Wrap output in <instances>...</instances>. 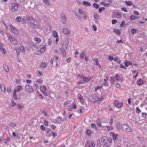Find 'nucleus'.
Segmentation results:
<instances>
[{
  "instance_id": "obj_1",
  "label": "nucleus",
  "mask_w": 147,
  "mask_h": 147,
  "mask_svg": "<svg viewBox=\"0 0 147 147\" xmlns=\"http://www.w3.org/2000/svg\"><path fill=\"white\" fill-rule=\"evenodd\" d=\"M89 98L92 102L95 104L96 102L98 103L100 102L103 99V98H99L97 95L95 94L90 96H89Z\"/></svg>"
},
{
  "instance_id": "obj_2",
  "label": "nucleus",
  "mask_w": 147,
  "mask_h": 147,
  "mask_svg": "<svg viewBox=\"0 0 147 147\" xmlns=\"http://www.w3.org/2000/svg\"><path fill=\"white\" fill-rule=\"evenodd\" d=\"M102 122L103 124H106L107 123L105 119H102L101 120H100L99 119H97L96 121V123L97 125L100 128L102 127H107L108 128H109V130H110V128L108 126H105L102 125Z\"/></svg>"
},
{
  "instance_id": "obj_3",
  "label": "nucleus",
  "mask_w": 147,
  "mask_h": 147,
  "mask_svg": "<svg viewBox=\"0 0 147 147\" xmlns=\"http://www.w3.org/2000/svg\"><path fill=\"white\" fill-rule=\"evenodd\" d=\"M6 36L10 40V42L14 45H16L18 43L17 40L9 33H7L6 34Z\"/></svg>"
},
{
  "instance_id": "obj_4",
  "label": "nucleus",
  "mask_w": 147,
  "mask_h": 147,
  "mask_svg": "<svg viewBox=\"0 0 147 147\" xmlns=\"http://www.w3.org/2000/svg\"><path fill=\"white\" fill-rule=\"evenodd\" d=\"M121 128L123 131L128 132L132 133L133 131L132 129L129 125L125 124L122 125Z\"/></svg>"
},
{
  "instance_id": "obj_5",
  "label": "nucleus",
  "mask_w": 147,
  "mask_h": 147,
  "mask_svg": "<svg viewBox=\"0 0 147 147\" xmlns=\"http://www.w3.org/2000/svg\"><path fill=\"white\" fill-rule=\"evenodd\" d=\"M119 77L116 74L115 76H113L111 77L110 78V79L111 81V84H115V82H117L119 80Z\"/></svg>"
},
{
  "instance_id": "obj_6",
  "label": "nucleus",
  "mask_w": 147,
  "mask_h": 147,
  "mask_svg": "<svg viewBox=\"0 0 147 147\" xmlns=\"http://www.w3.org/2000/svg\"><path fill=\"white\" fill-rule=\"evenodd\" d=\"M46 46L45 45L42 46L40 50H38L35 52L34 53L36 55H40L44 53L46 50Z\"/></svg>"
},
{
  "instance_id": "obj_7",
  "label": "nucleus",
  "mask_w": 147,
  "mask_h": 147,
  "mask_svg": "<svg viewBox=\"0 0 147 147\" xmlns=\"http://www.w3.org/2000/svg\"><path fill=\"white\" fill-rule=\"evenodd\" d=\"M9 28L10 30L15 35H17L18 32L17 29L15 28L11 24H9Z\"/></svg>"
},
{
  "instance_id": "obj_8",
  "label": "nucleus",
  "mask_w": 147,
  "mask_h": 147,
  "mask_svg": "<svg viewBox=\"0 0 147 147\" xmlns=\"http://www.w3.org/2000/svg\"><path fill=\"white\" fill-rule=\"evenodd\" d=\"M25 88V90L28 93L33 92L34 90L30 84L26 85Z\"/></svg>"
},
{
  "instance_id": "obj_9",
  "label": "nucleus",
  "mask_w": 147,
  "mask_h": 147,
  "mask_svg": "<svg viewBox=\"0 0 147 147\" xmlns=\"http://www.w3.org/2000/svg\"><path fill=\"white\" fill-rule=\"evenodd\" d=\"M18 4L17 3H13L12 5L11 11L12 12L16 11L18 9Z\"/></svg>"
},
{
  "instance_id": "obj_10",
  "label": "nucleus",
  "mask_w": 147,
  "mask_h": 147,
  "mask_svg": "<svg viewBox=\"0 0 147 147\" xmlns=\"http://www.w3.org/2000/svg\"><path fill=\"white\" fill-rule=\"evenodd\" d=\"M42 82V80L41 79H38L36 82H34V85L36 88H38L39 84H41Z\"/></svg>"
},
{
  "instance_id": "obj_11",
  "label": "nucleus",
  "mask_w": 147,
  "mask_h": 147,
  "mask_svg": "<svg viewBox=\"0 0 147 147\" xmlns=\"http://www.w3.org/2000/svg\"><path fill=\"white\" fill-rule=\"evenodd\" d=\"M114 105L116 108H120L123 105L122 103H119L117 100H115L114 102Z\"/></svg>"
},
{
  "instance_id": "obj_12",
  "label": "nucleus",
  "mask_w": 147,
  "mask_h": 147,
  "mask_svg": "<svg viewBox=\"0 0 147 147\" xmlns=\"http://www.w3.org/2000/svg\"><path fill=\"white\" fill-rule=\"evenodd\" d=\"M80 78L84 80V82L90 81L91 79V78L90 77H86L82 75L80 76Z\"/></svg>"
},
{
  "instance_id": "obj_13",
  "label": "nucleus",
  "mask_w": 147,
  "mask_h": 147,
  "mask_svg": "<svg viewBox=\"0 0 147 147\" xmlns=\"http://www.w3.org/2000/svg\"><path fill=\"white\" fill-rule=\"evenodd\" d=\"M3 43H0V51L3 53L5 54L6 52V51L3 48Z\"/></svg>"
},
{
  "instance_id": "obj_14",
  "label": "nucleus",
  "mask_w": 147,
  "mask_h": 147,
  "mask_svg": "<svg viewBox=\"0 0 147 147\" xmlns=\"http://www.w3.org/2000/svg\"><path fill=\"white\" fill-rule=\"evenodd\" d=\"M62 32L65 34L69 35L70 34L71 31L67 28H63L62 29Z\"/></svg>"
},
{
  "instance_id": "obj_15",
  "label": "nucleus",
  "mask_w": 147,
  "mask_h": 147,
  "mask_svg": "<svg viewBox=\"0 0 147 147\" xmlns=\"http://www.w3.org/2000/svg\"><path fill=\"white\" fill-rule=\"evenodd\" d=\"M93 17L94 18V20L95 21V23H97L99 19V16L96 12H95L93 13Z\"/></svg>"
},
{
  "instance_id": "obj_16",
  "label": "nucleus",
  "mask_w": 147,
  "mask_h": 147,
  "mask_svg": "<svg viewBox=\"0 0 147 147\" xmlns=\"http://www.w3.org/2000/svg\"><path fill=\"white\" fill-rule=\"evenodd\" d=\"M30 47L33 51H35L38 48V46L35 44H32L30 46Z\"/></svg>"
},
{
  "instance_id": "obj_17",
  "label": "nucleus",
  "mask_w": 147,
  "mask_h": 147,
  "mask_svg": "<svg viewBox=\"0 0 147 147\" xmlns=\"http://www.w3.org/2000/svg\"><path fill=\"white\" fill-rule=\"evenodd\" d=\"M27 19L28 21L30 24H33L34 23L35 20L32 17H29L27 18Z\"/></svg>"
},
{
  "instance_id": "obj_18",
  "label": "nucleus",
  "mask_w": 147,
  "mask_h": 147,
  "mask_svg": "<svg viewBox=\"0 0 147 147\" xmlns=\"http://www.w3.org/2000/svg\"><path fill=\"white\" fill-rule=\"evenodd\" d=\"M22 88V87L21 86L18 85L14 88V91L16 92L21 90Z\"/></svg>"
},
{
  "instance_id": "obj_19",
  "label": "nucleus",
  "mask_w": 147,
  "mask_h": 147,
  "mask_svg": "<svg viewBox=\"0 0 147 147\" xmlns=\"http://www.w3.org/2000/svg\"><path fill=\"white\" fill-rule=\"evenodd\" d=\"M61 21L63 24H65L66 22V17L64 15L62 16L61 17Z\"/></svg>"
},
{
  "instance_id": "obj_20",
  "label": "nucleus",
  "mask_w": 147,
  "mask_h": 147,
  "mask_svg": "<svg viewBox=\"0 0 147 147\" xmlns=\"http://www.w3.org/2000/svg\"><path fill=\"white\" fill-rule=\"evenodd\" d=\"M19 49L21 51L23 54H25L26 53V51L23 45L20 46L19 47Z\"/></svg>"
},
{
  "instance_id": "obj_21",
  "label": "nucleus",
  "mask_w": 147,
  "mask_h": 147,
  "mask_svg": "<svg viewBox=\"0 0 147 147\" xmlns=\"http://www.w3.org/2000/svg\"><path fill=\"white\" fill-rule=\"evenodd\" d=\"M132 63L130 61L125 60L124 62V64L126 67H128L129 65H132Z\"/></svg>"
},
{
  "instance_id": "obj_22",
  "label": "nucleus",
  "mask_w": 147,
  "mask_h": 147,
  "mask_svg": "<svg viewBox=\"0 0 147 147\" xmlns=\"http://www.w3.org/2000/svg\"><path fill=\"white\" fill-rule=\"evenodd\" d=\"M3 67L7 72H8L9 71V67L6 64H4L3 65Z\"/></svg>"
},
{
  "instance_id": "obj_23",
  "label": "nucleus",
  "mask_w": 147,
  "mask_h": 147,
  "mask_svg": "<svg viewBox=\"0 0 147 147\" xmlns=\"http://www.w3.org/2000/svg\"><path fill=\"white\" fill-rule=\"evenodd\" d=\"M62 119L61 117H59L57 119L56 122L57 123L61 124L62 123Z\"/></svg>"
},
{
  "instance_id": "obj_24",
  "label": "nucleus",
  "mask_w": 147,
  "mask_h": 147,
  "mask_svg": "<svg viewBox=\"0 0 147 147\" xmlns=\"http://www.w3.org/2000/svg\"><path fill=\"white\" fill-rule=\"evenodd\" d=\"M104 81L105 82L104 85L105 86H109V81L107 80L104 79Z\"/></svg>"
},
{
  "instance_id": "obj_25",
  "label": "nucleus",
  "mask_w": 147,
  "mask_h": 147,
  "mask_svg": "<svg viewBox=\"0 0 147 147\" xmlns=\"http://www.w3.org/2000/svg\"><path fill=\"white\" fill-rule=\"evenodd\" d=\"M83 4L85 6H87L88 7H90L91 6V5L90 3L89 2L86 1H84L83 2Z\"/></svg>"
},
{
  "instance_id": "obj_26",
  "label": "nucleus",
  "mask_w": 147,
  "mask_h": 147,
  "mask_svg": "<svg viewBox=\"0 0 147 147\" xmlns=\"http://www.w3.org/2000/svg\"><path fill=\"white\" fill-rule=\"evenodd\" d=\"M107 140V138L105 137L104 136L101 139V142L102 143H105L106 142Z\"/></svg>"
},
{
  "instance_id": "obj_27",
  "label": "nucleus",
  "mask_w": 147,
  "mask_h": 147,
  "mask_svg": "<svg viewBox=\"0 0 147 147\" xmlns=\"http://www.w3.org/2000/svg\"><path fill=\"white\" fill-rule=\"evenodd\" d=\"M113 31L114 32L117 34L120 35L121 34V31L118 29H114Z\"/></svg>"
},
{
  "instance_id": "obj_28",
  "label": "nucleus",
  "mask_w": 147,
  "mask_h": 147,
  "mask_svg": "<svg viewBox=\"0 0 147 147\" xmlns=\"http://www.w3.org/2000/svg\"><path fill=\"white\" fill-rule=\"evenodd\" d=\"M46 89V87L45 85H42V86H41L40 87V90L41 92L45 91Z\"/></svg>"
},
{
  "instance_id": "obj_29",
  "label": "nucleus",
  "mask_w": 147,
  "mask_h": 147,
  "mask_svg": "<svg viewBox=\"0 0 147 147\" xmlns=\"http://www.w3.org/2000/svg\"><path fill=\"white\" fill-rule=\"evenodd\" d=\"M61 52L63 57H65L66 56V52L63 48H61Z\"/></svg>"
},
{
  "instance_id": "obj_30",
  "label": "nucleus",
  "mask_w": 147,
  "mask_h": 147,
  "mask_svg": "<svg viewBox=\"0 0 147 147\" xmlns=\"http://www.w3.org/2000/svg\"><path fill=\"white\" fill-rule=\"evenodd\" d=\"M120 124L119 122H118L117 123L116 125V129L118 131H120Z\"/></svg>"
},
{
  "instance_id": "obj_31",
  "label": "nucleus",
  "mask_w": 147,
  "mask_h": 147,
  "mask_svg": "<svg viewBox=\"0 0 147 147\" xmlns=\"http://www.w3.org/2000/svg\"><path fill=\"white\" fill-rule=\"evenodd\" d=\"M126 4L129 6H131L133 4L132 2L131 1H125Z\"/></svg>"
},
{
  "instance_id": "obj_32",
  "label": "nucleus",
  "mask_w": 147,
  "mask_h": 147,
  "mask_svg": "<svg viewBox=\"0 0 147 147\" xmlns=\"http://www.w3.org/2000/svg\"><path fill=\"white\" fill-rule=\"evenodd\" d=\"M47 66V64L46 63L42 62L40 64V67L44 68L45 67Z\"/></svg>"
},
{
  "instance_id": "obj_33",
  "label": "nucleus",
  "mask_w": 147,
  "mask_h": 147,
  "mask_svg": "<svg viewBox=\"0 0 147 147\" xmlns=\"http://www.w3.org/2000/svg\"><path fill=\"white\" fill-rule=\"evenodd\" d=\"M79 99L80 100L81 102L82 103L83 102V100L82 96L80 94L78 95Z\"/></svg>"
},
{
  "instance_id": "obj_34",
  "label": "nucleus",
  "mask_w": 147,
  "mask_h": 147,
  "mask_svg": "<svg viewBox=\"0 0 147 147\" xmlns=\"http://www.w3.org/2000/svg\"><path fill=\"white\" fill-rule=\"evenodd\" d=\"M137 84L139 85H140L143 84V83L142 80L140 79H139L137 82Z\"/></svg>"
},
{
  "instance_id": "obj_35",
  "label": "nucleus",
  "mask_w": 147,
  "mask_h": 147,
  "mask_svg": "<svg viewBox=\"0 0 147 147\" xmlns=\"http://www.w3.org/2000/svg\"><path fill=\"white\" fill-rule=\"evenodd\" d=\"M0 88L1 91L3 92H4L5 91V86L3 85H0Z\"/></svg>"
},
{
  "instance_id": "obj_36",
  "label": "nucleus",
  "mask_w": 147,
  "mask_h": 147,
  "mask_svg": "<svg viewBox=\"0 0 147 147\" xmlns=\"http://www.w3.org/2000/svg\"><path fill=\"white\" fill-rule=\"evenodd\" d=\"M34 40L37 43H39L41 41V40L40 38L36 37H34Z\"/></svg>"
},
{
  "instance_id": "obj_37",
  "label": "nucleus",
  "mask_w": 147,
  "mask_h": 147,
  "mask_svg": "<svg viewBox=\"0 0 147 147\" xmlns=\"http://www.w3.org/2000/svg\"><path fill=\"white\" fill-rule=\"evenodd\" d=\"M114 61L117 62V63H119L121 62V61L119 59L118 57H115L114 58Z\"/></svg>"
},
{
  "instance_id": "obj_38",
  "label": "nucleus",
  "mask_w": 147,
  "mask_h": 147,
  "mask_svg": "<svg viewBox=\"0 0 147 147\" xmlns=\"http://www.w3.org/2000/svg\"><path fill=\"white\" fill-rule=\"evenodd\" d=\"M53 37L55 38H57L58 37V35L57 32L55 31H53Z\"/></svg>"
},
{
  "instance_id": "obj_39",
  "label": "nucleus",
  "mask_w": 147,
  "mask_h": 147,
  "mask_svg": "<svg viewBox=\"0 0 147 147\" xmlns=\"http://www.w3.org/2000/svg\"><path fill=\"white\" fill-rule=\"evenodd\" d=\"M113 117H111L110 119V121L109 123V124L110 126L112 125V124L113 123Z\"/></svg>"
},
{
  "instance_id": "obj_40",
  "label": "nucleus",
  "mask_w": 147,
  "mask_h": 147,
  "mask_svg": "<svg viewBox=\"0 0 147 147\" xmlns=\"http://www.w3.org/2000/svg\"><path fill=\"white\" fill-rule=\"evenodd\" d=\"M24 107V105L22 104H20L18 105L17 107V108L19 109H20L23 108Z\"/></svg>"
},
{
  "instance_id": "obj_41",
  "label": "nucleus",
  "mask_w": 147,
  "mask_h": 147,
  "mask_svg": "<svg viewBox=\"0 0 147 147\" xmlns=\"http://www.w3.org/2000/svg\"><path fill=\"white\" fill-rule=\"evenodd\" d=\"M91 127L92 128L94 129H95L96 130L97 129V128L96 126V124L95 123H92L91 124Z\"/></svg>"
},
{
  "instance_id": "obj_42",
  "label": "nucleus",
  "mask_w": 147,
  "mask_h": 147,
  "mask_svg": "<svg viewBox=\"0 0 147 147\" xmlns=\"http://www.w3.org/2000/svg\"><path fill=\"white\" fill-rule=\"evenodd\" d=\"M16 19V21L18 22H20L22 19L21 17L20 16H17Z\"/></svg>"
},
{
  "instance_id": "obj_43",
  "label": "nucleus",
  "mask_w": 147,
  "mask_h": 147,
  "mask_svg": "<svg viewBox=\"0 0 147 147\" xmlns=\"http://www.w3.org/2000/svg\"><path fill=\"white\" fill-rule=\"evenodd\" d=\"M93 6L96 9L99 8V5L98 4L96 3H94L93 4Z\"/></svg>"
},
{
  "instance_id": "obj_44",
  "label": "nucleus",
  "mask_w": 147,
  "mask_h": 147,
  "mask_svg": "<svg viewBox=\"0 0 147 147\" xmlns=\"http://www.w3.org/2000/svg\"><path fill=\"white\" fill-rule=\"evenodd\" d=\"M118 135L117 134L113 133V138L114 140H115L118 137Z\"/></svg>"
},
{
  "instance_id": "obj_45",
  "label": "nucleus",
  "mask_w": 147,
  "mask_h": 147,
  "mask_svg": "<svg viewBox=\"0 0 147 147\" xmlns=\"http://www.w3.org/2000/svg\"><path fill=\"white\" fill-rule=\"evenodd\" d=\"M137 18H138L137 16H134L132 15H131L130 17V19L132 20H134Z\"/></svg>"
},
{
  "instance_id": "obj_46",
  "label": "nucleus",
  "mask_w": 147,
  "mask_h": 147,
  "mask_svg": "<svg viewBox=\"0 0 147 147\" xmlns=\"http://www.w3.org/2000/svg\"><path fill=\"white\" fill-rule=\"evenodd\" d=\"M78 12L80 15H82L84 13L82 10L81 9H78Z\"/></svg>"
},
{
  "instance_id": "obj_47",
  "label": "nucleus",
  "mask_w": 147,
  "mask_h": 147,
  "mask_svg": "<svg viewBox=\"0 0 147 147\" xmlns=\"http://www.w3.org/2000/svg\"><path fill=\"white\" fill-rule=\"evenodd\" d=\"M85 52L84 51H82V52L81 54L80 55V58L83 59L85 56Z\"/></svg>"
},
{
  "instance_id": "obj_48",
  "label": "nucleus",
  "mask_w": 147,
  "mask_h": 147,
  "mask_svg": "<svg viewBox=\"0 0 147 147\" xmlns=\"http://www.w3.org/2000/svg\"><path fill=\"white\" fill-rule=\"evenodd\" d=\"M16 92L14 91L13 93V96L16 100H17L18 99V97L16 95Z\"/></svg>"
},
{
  "instance_id": "obj_49",
  "label": "nucleus",
  "mask_w": 147,
  "mask_h": 147,
  "mask_svg": "<svg viewBox=\"0 0 147 147\" xmlns=\"http://www.w3.org/2000/svg\"><path fill=\"white\" fill-rule=\"evenodd\" d=\"M105 9V8L104 7H100L98 10V11L100 13H101L103 10Z\"/></svg>"
},
{
  "instance_id": "obj_50",
  "label": "nucleus",
  "mask_w": 147,
  "mask_h": 147,
  "mask_svg": "<svg viewBox=\"0 0 147 147\" xmlns=\"http://www.w3.org/2000/svg\"><path fill=\"white\" fill-rule=\"evenodd\" d=\"M121 16V14L119 12H118L116 13V16L117 18H119Z\"/></svg>"
},
{
  "instance_id": "obj_51",
  "label": "nucleus",
  "mask_w": 147,
  "mask_h": 147,
  "mask_svg": "<svg viewBox=\"0 0 147 147\" xmlns=\"http://www.w3.org/2000/svg\"><path fill=\"white\" fill-rule=\"evenodd\" d=\"M102 88V87L101 86H95V89L96 91L98 89H100Z\"/></svg>"
},
{
  "instance_id": "obj_52",
  "label": "nucleus",
  "mask_w": 147,
  "mask_h": 147,
  "mask_svg": "<svg viewBox=\"0 0 147 147\" xmlns=\"http://www.w3.org/2000/svg\"><path fill=\"white\" fill-rule=\"evenodd\" d=\"M131 32L132 34H134L136 33V30L134 28H132L131 29Z\"/></svg>"
},
{
  "instance_id": "obj_53",
  "label": "nucleus",
  "mask_w": 147,
  "mask_h": 147,
  "mask_svg": "<svg viewBox=\"0 0 147 147\" xmlns=\"http://www.w3.org/2000/svg\"><path fill=\"white\" fill-rule=\"evenodd\" d=\"M97 145L98 147H100L101 146V143L100 140H97Z\"/></svg>"
},
{
  "instance_id": "obj_54",
  "label": "nucleus",
  "mask_w": 147,
  "mask_h": 147,
  "mask_svg": "<svg viewBox=\"0 0 147 147\" xmlns=\"http://www.w3.org/2000/svg\"><path fill=\"white\" fill-rule=\"evenodd\" d=\"M86 133L87 135L88 136H90L91 134V131L90 130L88 129L86 130Z\"/></svg>"
},
{
  "instance_id": "obj_55",
  "label": "nucleus",
  "mask_w": 147,
  "mask_h": 147,
  "mask_svg": "<svg viewBox=\"0 0 147 147\" xmlns=\"http://www.w3.org/2000/svg\"><path fill=\"white\" fill-rule=\"evenodd\" d=\"M52 43V40L51 38H49L48 40V44L51 46Z\"/></svg>"
},
{
  "instance_id": "obj_56",
  "label": "nucleus",
  "mask_w": 147,
  "mask_h": 147,
  "mask_svg": "<svg viewBox=\"0 0 147 147\" xmlns=\"http://www.w3.org/2000/svg\"><path fill=\"white\" fill-rule=\"evenodd\" d=\"M125 25V22L124 21H123L122 23L121 24L120 26L122 27H124Z\"/></svg>"
},
{
  "instance_id": "obj_57",
  "label": "nucleus",
  "mask_w": 147,
  "mask_h": 147,
  "mask_svg": "<svg viewBox=\"0 0 147 147\" xmlns=\"http://www.w3.org/2000/svg\"><path fill=\"white\" fill-rule=\"evenodd\" d=\"M132 73L134 75L135 74L136 75L137 74V73H138V75L139 74L138 72L136 70H134L132 71Z\"/></svg>"
},
{
  "instance_id": "obj_58",
  "label": "nucleus",
  "mask_w": 147,
  "mask_h": 147,
  "mask_svg": "<svg viewBox=\"0 0 147 147\" xmlns=\"http://www.w3.org/2000/svg\"><path fill=\"white\" fill-rule=\"evenodd\" d=\"M136 112L138 113H140L141 112V110L138 108V107H137L136 109Z\"/></svg>"
},
{
  "instance_id": "obj_59",
  "label": "nucleus",
  "mask_w": 147,
  "mask_h": 147,
  "mask_svg": "<svg viewBox=\"0 0 147 147\" xmlns=\"http://www.w3.org/2000/svg\"><path fill=\"white\" fill-rule=\"evenodd\" d=\"M121 9L122 11H123L125 12H127V10L125 7H122L121 8Z\"/></svg>"
},
{
  "instance_id": "obj_60",
  "label": "nucleus",
  "mask_w": 147,
  "mask_h": 147,
  "mask_svg": "<svg viewBox=\"0 0 147 147\" xmlns=\"http://www.w3.org/2000/svg\"><path fill=\"white\" fill-rule=\"evenodd\" d=\"M43 2L47 5H49V2L47 0H43Z\"/></svg>"
},
{
  "instance_id": "obj_61",
  "label": "nucleus",
  "mask_w": 147,
  "mask_h": 147,
  "mask_svg": "<svg viewBox=\"0 0 147 147\" xmlns=\"http://www.w3.org/2000/svg\"><path fill=\"white\" fill-rule=\"evenodd\" d=\"M105 0L103 1H101L100 3V5H103L104 6H105Z\"/></svg>"
},
{
  "instance_id": "obj_62",
  "label": "nucleus",
  "mask_w": 147,
  "mask_h": 147,
  "mask_svg": "<svg viewBox=\"0 0 147 147\" xmlns=\"http://www.w3.org/2000/svg\"><path fill=\"white\" fill-rule=\"evenodd\" d=\"M16 124L14 123H11L10 124V126L11 127H14L16 126Z\"/></svg>"
},
{
  "instance_id": "obj_63",
  "label": "nucleus",
  "mask_w": 147,
  "mask_h": 147,
  "mask_svg": "<svg viewBox=\"0 0 147 147\" xmlns=\"http://www.w3.org/2000/svg\"><path fill=\"white\" fill-rule=\"evenodd\" d=\"M71 102L70 101H67L65 102L64 103V105L65 106L70 103Z\"/></svg>"
},
{
  "instance_id": "obj_64",
  "label": "nucleus",
  "mask_w": 147,
  "mask_h": 147,
  "mask_svg": "<svg viewBox=\"0 0 147 147\" xmlns=\"http://www.w3.org/2000/svg\"><path fill=\"white\" fill-rule=\"evenodd\" d=\"M7 92L8 93H10L11 91V88L10 87H8L7 89Z\"/></svg>"
}]
</instances>
